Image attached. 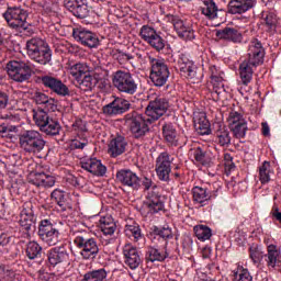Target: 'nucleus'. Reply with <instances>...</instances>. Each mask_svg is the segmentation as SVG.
<instances>
[{"label": "nucleus", "instance_id": "a18cd8bd", "mask_svg": "<svg viewBox=\"0 0 281 281\" xmlns=\"http://www.w3.org/2000/svg\"><path fill=\"white\" fill-rule=\"evenodd\" d=\"M261 19H262L265 25L268 27V30H270V31L276 30V27L278 25V16L274 13L262 12Z\"/></svg>", "mask_w": 281, "mask_h": 281}, {"label": "nucleus", "instance_id": "393cba45", "mask_svg": "<svg viewBox=\"0 0 281 281\" xmlns=\"http://www.w3.org/2000/svg\"><path fill=\"white\" fill-rule=\"evenodd\" d=\"M126 146H128L126 138L122 135H116L110 140L108 153L110 157H120V155L126 153Z\"/></svg>", "mask_w": 281, "mask_h": 281}, {"label": "nucleus", "instance_id": "4c0bfd02", "mask_svg": "<svg viewBox=\"0 0 281 281\" xmlns=\"http://www.w3.org/2000/svg\"><path fill=\"white\" fill-rule=\"evenodd\" d=\"M69 74L75 78V80H80V78L87 76L89 74V66L82 63L75 64L69 67Z\"/></svg>", "mask_w": 281, "mask_h": 281}, {"label": "nucleus", "instance_id": "20e7f679", "mask_svg": "<svg viewBox=\"0 0 281 281\" xmlns=\"http://www.w3.org/2000/svg\"><path fill=\"white\" fill-rule=\"evenodd\" d=\"M112 85L120 93H126V95H135L137 93V82L133 75L126 70L113 72Z\"/></svg>", "mask_w": 281, "mask_h": 281}, {"label": "nucleus", "instance_id": "49530a36", "mask_svg": "<svg viewBox=\"0 0 281 281\" xmlns=\"http://www.w3.org/2000/svg\"><path fill=\"white\" fill-rule=\"evenodd\" d=\"M194 234L199 240H210L212 238V229L204 225L195 226Z\"/></svg>", "mask_w": 281, "mask_h": 281}, {"label": "nucleus", "instance_id": "f3484780", "mask_svg": "<svg viewBox=\"0 0 281 281\" xmlns=\"http://www.w3.org/2000/svg\"><path fill=\"white\" fill-rule=\"evenodd\" d=\"M131 109V102L124 98H115L112 102L103 106L104 115H122V113H126Z\"/></svg>", "mask_w": 281, "mask_h": 281}, {"label": "nucleus", "instance_id": "f704fd0d", "mask_svg": "<svg viewBox=\"0 0 281 281\" xmlns=\"http://www.w3.org/2000/svg\"><path fill=\"white\" fill-rule=\"evenodd\" d=\"M162 136L171 146H177V128L172 123H165L162 125Z\"/></svg>", "mask_w": 281, "mask_h": 281}, {"label": "nucleus", "instance_id": "7c9ffc66", "mask_svg": "<svg viewBox=\"0 0 281 281\" xmlns=\"http://www.w3.org/2000/svg\"><path fill=\"white\" fill-rule=\"evenodd\" d=\"M218 38L224 41H231L232 43H240L243 41V34L234 27H225L216 32Z\"/></svg>", "mask_w": 281, "mask_h": 281}, {"label": "nucleus", "instance_id": "5701e85b", "mask_svg": "<svg viewBox=\"0 0 281 281\" xmlns=\"http://www.w3.org/2000/svg\"><path fill=\"white\" fill-rule=\"evenodd\" d=\"M123 255L125 258V265L130 269H137L142 265V257H139V250L131 244H126L123 247Z\"/></svg>", "mask_w": 281, "mask_h": 281}, {"label": "nucleus", "instance_id": "6ab92c4d", "mask_svg": "<svg viewBox=\"0 0 281 281\" xmlns=\"http://www.w3.org/2000/svg\"><path fill=\"white\" fill-rule=\"evenodd\" d=\"M171 23L180 38H183L184 41H194V30H192V26H190L188 22L172 15Z\"/></svg>", "mask_w": 281, "mask_h": 281}, {"label": "nucleus", "instance_id": "ea45409f", "mask_svg": "<svg viewBox=\"0 0 281 281\" xmlns=\"http://www.w3.org/2000/svg\"><path fill=\"white\" fill-rule=\"evenodd\" d=\"M41 254H43V247H41L38 243L30 241L26 245V256L30 260H36V258H41Z\"/></svg>", "mask_w": 281, "mask_h": 281}, {"label": "nucleus", "instance_id": "4468645a", "mask_svg": "<svg viewBox=\"0 0 281 281\" xmlns=\"http://www.w3.org/2000/svg\"><path fill=\"white\" fill-rule=\"evenodd\" d=\"M178 69L182 78L191 80L193 83L201 82L203 74L200 72L199 68L194 63L190 61L188 58H180L178 60Z\"/></svg>", "mask_w": 281, "mask_h": 281}, {"label": "nucleus", "instance_id": "b1692460", "mask_svg": "<svg viewBox=\"0 0 281 281\" xmlns=\"http://www.w3.org/2000/svg\"><path fill=\"white\" fill-rule=\"evenodd\" d=\"M81 168L94 175V177H104L106 175V166L102 165V161L98 160V158H89L81 161Z\"/></svg>", "mask_w": 281, "mask_h": 281}, {"label": "nucleus", "instance_id": "a878e982", "mask_svg": "<svg viewBox=\"0 0 281 281\" xmlns=\"http://www.w3.org/2000/svg\"><path fill=\"white\" fill-rule=\"evenodd\" d=\"M256 5V0H231L228 3L229 14H245Z\"/></svg>", "mask_w": 281, "mask_h": 281}, {"label": "nucleus", "instance_id": "6e6552de", "mask_svg": "<svg viewBox=\"0 0 281 281\" xmlns=\"http://www.w3.org/2000/svg\"><path fill=\"white\" fill-rule=\"evenodd\" d=\"M3 16L12 30H27L30 26V23H27L29 13L21 7L8 8Z\"/></svg>", "mask_w": 281, "mask_h": 281}, {"label": "nucleus", "instance_id": "052dcab7", "mask_svg": "<svg viewBox=\"0 0 281 281\" xmlns=\"http://www.w3.org/2000/svg\"><path fill=\"white\" fill-rule=\"evenodd\" d=\"M9 133H16V126L14 125H5V124H1L0 125V135H2V137H5Z\"/></svg>", "mask_w": 281, "mask_h": 281}, {"label": "nucleus", "instance_id": "603ef678", "mask_svg": "<svg viewBox=\"0 0 281 281\" xmlns=\"http://www.w3.org/2000/svg\"><path fill=\"white\" fill-rule=\"evenodd\" d=\"M252 277L249 273V270L238 267L236 271H234V281H251Z\"/></svg>", "mask_w": 281, "mask_h": 281}, {"label": "nucleus", "instance_id": "6e6d98bb", "mask_svg": "<svg viewBox=\"0 0 281 281\" xmlns=\"http://www.w3.org/2000/svg\"><path fill=\"white\" fill-rule=\"evenodd\" d=\"M155 236L162 238V240H170L172 238V229L170 227L154 228Z\"/></svg>", "mask_w": 281, "mask_h": 281}, {"label": "nucleus", "instance_id": "e2e57ef3", "mask_svg": "<svg viewBox=\"0 0 281 281\" xmlns=\"http://www.w3.org/2000/svg\"><path fill=\"white\" fill-rule=\"evenodd\" d=\"M1 120H9V122H21V116L19 114H1Z\"/></svg>", "mask_w": 281, "mask_h": 281}, {"label": "nucleus", "instance_id": "473e14b6", "mask_svg": "<svg viewBox=\"0 0 281 281\" xmlns=\"http://www.w3.org/2000/svg\"><path fill=\"white\" fill-rule=\"evenodd\" d=\"M67 260H69V254L65 248H53L48 254V262L53 267L60 265V262H67Z\"/></svg>", "mask_w": 281, "mask_h": 281}, {"label": "nucleus", "instance_id": "37998d69", "mask_svg": "<svg viewBox=\"0 0 281 281\" xmlns=\"http://www.w3.org/2000/svg\"><path fill=\"white\" fill-rule=\"evenodd\" d=\"M52 201H55L61 210H67V194H65V191L55 189L50 193Z\"/></svg>", "mask_w": 281, "mask_h": 281}, {"label": "nucleus", "instance_id": "1a4fd4ad", "mask_svg": "<svg viewBox=\"0 0 281 281\" xmlns=\"http://www.w3.org/2000/svg\"><path fill=\"white\" fill-rule=\"evenodd\" d=\"M9 78L15 82H25L32 78V65L25 61H10L7 65Z\"/></svg>", "mask_w": 281, "mask_h": 281}, {"label": "nucleus", "instance_id": "864d4df0", "mask_svg": "<svg viewBox=\"0 0 281 281\" xmlns=\"http://www.w3.org/2000/svg\"><path fill=\"white\" fill-rule=\"evenodd\" d=\"M148 45H150V47H153V49H156V52H161V49H164V47H166V42L164 41V38L161 36H159L158 33H156V35L150 38L147 42Z\"/></svg>", "mask_w": 281, "mask_h": 281}, {"label": "nucleus", "instance_id": "c756f323", "mask_svg": "<svg viewBox=\"0 0 281 281\" xmlns=\"http://www.w3.org/2000/svg\"><path fill=\"white\" fill-rule=\"evenodd\" d=\"M192 194L194 203H207L210 199H216V196H218V189L209 193L205 188L194 187L192 189Z\"/></svg>", "mask_w": 281, "mask_h": 281}, {"label": "nucleus", "instance_id": "9b49d317", "mask_svg": "<svg viewBox=\"0 0 281 281\" xmlns=\"http://www.w3.org/2000/svg\"><path fill=\"white\" fill-rule=\"evenodd\" d=\"M169 106L170 104L165 98H156L155 100L149 101L145 110V116L148 119L147 121L155 124L159 117L166 115Z\"/></svg>", "mask_w": 281, "mask_h": 281}, {"label": "nucleus", "instance_id": "13d9d810", "mask_svg": "<svg viewBox=\"0 0 281 281\" xmlns=\"http://www.w3.org/2000/svg\"><path fill=\"white\" fill-rule=\"evenodd\" d=\"M48 99L49 97L40 90H35L32 93V100H34V102L37 104L43 105L45 102H47Z\"/></svg>", "mask_w": 281, "mask_h": 281}, {"label": "nucleus", "instance_id": "0e129e2a", "mask_svg": "<svg viewBox=\"0 0 281 281\" xmlns=\"http://www.w3.org/2000/svg\"><path fill=\"white\" fill-rule=\"evenodd\" d=\"M261 131L265 137H269V135H271L269 124H267L266 122L261 123Z\"/></svg>", "mask_w": 281, "mask_h": 281}, {"label": "nucleus", "instance_id": "79ce46f5", "mask_svg": "<svg viewBox=\"0 0 281 281\" xmlns=\"http://www.w3.org/2000/svg\"><path fill=\"white\" fill-rule=\"evenodd\" d=\"M33 60L40 65H47L48 63H52V48H49V45L46 44Z\"/></svg>", "mask_w": 281, "mask_h": 281}, {"label": "nucleus", "instance_id": "ddd939ff", "mask_svg": "<svg viewBox=\"0 0 281 281\" xmlns=\"http://www.w3.org/2000/svg\"><path fill=\"white\" fill-rule=\"evenodd\" d=\"M32 202H25L20 213V226L30 236L36 232V215H34Z\"/></svg>", "mask_w": 281, "mask_h": 281}, {"label": "nucleus", "instance_id": "39448f33", "mask_svg": "<svg viewBox=\"0 0 281 281\" xmlns=\"http://www.w3.org/2000/svg\"><path fill=\"white\" fill-rule=\"evenodd\" d=\"M125 121L128 123L132 135L139 139L144 137L148 131H150V124L153 121H148V116L132 112L125 115Z\"/></svg>", "mask_w": 281, "mask_h": 281}, {"label": "nucleus", "instance_id": "c9c22d12", "mask_svg": "<svg viewBox=\"0 0 281 281\" xmlns=\"http://www.w3.org/2000/svg\"><path fill=\"white\" fill-rule=\"evenodd\" d=\"M116 227L117 226L115 225L113 217L105 216L100 218V228L104 236H113V234H115Z\"/></svg>", "mask_w": 281, "mask_h": 281}, {"label": "nucleus", "instance_id": "8fccbe9b", "mask_svg": "<svg viewBox=\"0 0 281 281\" xmlns=\"http://www.w3.org/2000/svg\"><path fill=\"white\" fill-rule=\"evenodd\" d=\"M250 251V258L255 265H260L262 262V258H265V251H262V248L260 246L252 245L249 248Z\"/></svg>", "mask_w": 281, "mask_h": 281}, {"label": "nucleus", "instance_id": "72a5a7b5", "mask_svg": "<svg viewBox=\"0 0 281 281\" xmlns=\"http://www.w3.org/2000/svg\"><path fill=\"white\" fill-rule=\"evenodd\" d=\"M77 85L81 91H93V89H95V85H98V79L88 72L77 80Z\"/></svg>", "mask_w": 281, "mask_h": 281}, {"label": "nucleus", "instance_id": "774afa93", "mask_svg": "<svg viewBox=\"0 0 281 281\" xmlns=\"http://www.w3.org/2000/svg\"><path fill=\"white\" fill-rule=\"evenodd\" d=\"M9 240L8 237H5V234L0 235V247H5L8 245Z\"/></svg>", "mask_w": 281, "mask_h": 281}, {"label": "nucleus", "instance_id": "f03ea898", "mask_svg": "<svg viewBox=\"0 0 281 281\" xmlns=\"http://www.w3.org/2000/svg\"><path fill=\"white\" fill-rule=\"evenodd\" d=\"M19 144L24 153L29 155H42L47 148V140L43 137L41 132L35 130H27L19 135Z\"/></svg>", "mask_w": 281, "mask_h": 281}, {"label": "nucleus", "instance_id": "c85d7f7f", "mask_svg": "<svg viewBox=\"0 0 281 281\" xmlns=\"http://www.w3.org/2000/svg\"><path fill=\"white\" fill-rule=\"evenodd\" d=\"M200 12L206 19L214 21V19L218 18V5L214 0H202L200 4Z\"/></svg>", "mask_w": 281, "mask_h": 281}, {"label": "nucleus", "instance_id": "412c9836", "mask_svg": "<svg viewBox=\"0 0 281 281\" xmlns=\"http://www.w3.org/2000/svg\"><path fill=\"white\" fill-rule=\"evenodd\" d=\"M29 183H33L37 188H54L56 178L45 172L32 171L29 175Z\"/></svg>", "mask_w": 281, "mask_h": 281}, {"label": "nucleus", "instance_id": "0eeeda50", "mask_svg": "<svg viewBox=\"0 0 281 281\" xmlns=\"http://www.w3.org/2000/svg\"><path fill=\"white\" fill-rule=\"evenodd\" d=\"M149 64L151 67L150 71V80L155 87H164L168 82V78H170V69L168 68V64L164 59H157L154 57H149Z\"/></svg>", "mask_w": 281, "mask_h": 281}, {"label": "nucleus", "instance_id": "4d7b16f0", "mask_svg": "<svg viewBox=\"0 0 281 281\" xmlns=\"http://www.w3.org/2000/svg\"><path fill=\"white\" fill-rule=\"evenodd\" d=\"M42 106L44 108H40L37 111H43L44 113H54L58 109L56 100L52 98H48Z\"/></svg>", "mask_w": 281, "mask_h": 281}, {"label": "nucleus", "instance_id": "e433bc0d", "mask_svg": "<svg viewBox=\"0 0 281 281\" xmlns=\"http://www.w3.org/2000/svg\"><path fill=\"white\" fill-rule=\"evenodd\" d=\"M108 276L106 269L101 268L86 272L81 281H105Z\"/></svg>", "mask_w": 281, "mask_h": 281}, {"label": "nucleus", "instance_id": "cd10ccee", "mask_svg": "<svg viewBox=\"0 0 281 281\" xmlns=\"http://www.w3.org/2000/svg\"><path fill=\"white\" fill-rule=\"evenodd\" d=\"M194 130L199 135H210V121H207V116L205 113L199 112L193 117Z\"/></svg>", "mask_w": 281, "mask_h": 281}, {"label": "nucleus", "instance_id": "c03bdc74", "mask_svg": "<svg viewBox=\"0 0 281 281\" xmlns=\"http://www.w3.org/2000/svg\"><path fill=\"white\" fill-rule=\"evenodd\" d=\"M125 236L134 238L135 241L139 240V238H142V228H139V224L135 222L133 224H127L125 226Z\"/></svg>", "mask_w": 281, "mask_h": 281}, {"label": "nucleus", "instance_id": "58836bf2", "mask_svg": "<svg viewBox=\"0 0 281 281\" xmlns=\"http://www.w3.org/2000/svg\"><path fill=\"white\" fill-rule=\"evenodd\" d=\"M215 137L220 146H228L229 144H232V136H229V130L226 128L225 126L220 127L215 132Z\"/></svg>", "mask_w": 281, "mask_h": 281}, {"label": "nucleus", "instance_id": "bf43d9fd", "mask_svg": "<svg viewBox=\"0 0 281 281\" xmlns=\"http://www.w3.org/2000/svg\"><path fill=\"white\" fill-rule=\"evenodd\" d=\"M10 103V95L8 92L0 90V111H3V109H8V104Z\"/></svg>", "mask_w": 281, "mask_h": 281}, {"label": "nucleus", "instance_id": "a211bd4d", "mask_svg": "<svg viewBox=\"0 0 281 281\" xmlns=\"http://www.w3.org/2000/svg\"><path fill=\"white\" fill-rule=\"evenodd\" d=\"M74 38L76 41H79L81 45H86V47H98L100 45V40L98 38V35L91 31H87L83 29H76L72 32Z\"/></svg>", "mask_w": 281, "mask_h": 281}, {"label": "nucleus", "instance_id": "423d86ee", "mask_svg": "<svg viewBox=\"0 0 281 281\" xmlns=\"http://www.w3.org/2000/svg\"><path fill=\"white\" fill-rule=\"evenodd\" d=\"M33 120L41 133L45 135H58L60 133V123L58 120L53 119L43 110L33 111Z\"/></svg>", "mask_w": 281, "mask_h": 281}, {"label": "nucleus", "instance_id": "aec40b11", "mask_svg": "<svg viewBox=\"0 0 281 281\" xmlns=\"http://www.w3.org/2000/svg\"><path fill=\"white\" fill-rule=\"evenodd\" d=\"M64 5L77 19H87L89 16V5L86 0H65Z\"/></svg>", "mask_w": 281, "mask_h": 281}, {"label": "nucleus", "instance_id": "f257e3e1", "mask_svg": "<svg viewBox=\"0 0 281 281\" xmlns=\"http://www.w3.org/2000/svg\"><path fill=\"white\" fill-rule=\"evenodd\" d=\"M262 63H265V48L262 47V43L258 40H254L248 49V57L239 65L241 85L247 87V85L251 82L254 78V69L260 67Z\"/></svg>", "mask_w": 281, "mask_h": 281}, {"label": "nucleus", "instance_id": "2f4dec72", "mask_svg": "<svg viewBox=\"0 0 281 281\" xmlns=\"http://www.w3.org/2000/svg\"><path fill=\"white\" fill-rule=\"evenodd\" d=\"M47 45V43H45V41L41 40V38H31L30 41L26 42V52H27V56H30V58L32 60L35 59V57L38 56L40 52Z\"/></svg>", "mask_w": 281, "mask_h": 281}, {"label": "nucleus", "instance_id": "09e8293b", "mask_svg": "<svg viewBox=\"0 0 281 281\" xmlns=\"http://www.w3.org/2000/svg\"><path fill=\"white\" fill-rule=\"evenodd\" d=\"M270 168L271 164L269 161H263L262 166L259 167V181L261 183H269L271 181Z\"/></svg>", "mask_w": 281, "mask_h": 281}, {"label": "nucleus", "instance_id": "7ed1b4c3", "mask_svg": "<svg viewBox=\"0 0 281 281\" xmlns=\"http://www.w3.org/2000/svg\"><path fill=\"white\" fill-rule=\"evenodd\" d=\"M74 245L80 249V256L83 260H95L100 254L98 240L90 237L87 231H74Z\"/></svg>", "mask_w": 281, "mask_h": 281}, {"label": "nucleus", "instance_id": "2eb2a0df", "mask_svg": "<svg viewBox=\"0 0 281 281\" xmlns=\"http://www.w3.org/2000/svg\"><path fill=\"white\" fill-rule=\"evenodd\" d=\"M40 82L41 85H43V87H45V89H49L50 91H53V93L61 95V98L69 95V88L67 87V85H65L63 80L54 76H42L40 78Z\"/></svg>", "mask_w": 281, "mask_h": 281}, {"label": "nucleus", "instance_id": "680f3d73", "mask_svg": "<svg viewBox=\"0 0 281 281\" xmlns=\"http://www.w3.org/2000/svg\"><path fill=\"white\" fill-rule=\"evenodd\" d=\"M133 58H134L133 55L126 54L122 50H120L116 55V59L121 65H124V63H128V60H133Z\"/></svg>", "mask_w": 281, "mask_h": 281}, {"label": "nucleus", "instance_id": "a19ab883", "mask_svg": "<svg viewBox=\"0 0 281 281\" xmlns=\"http://www.w3.org/2000/svg\"><path fill=\"white\" fill-rule=\"evenodd\" d=\"M268 267H276L277 265H280V251H278V248L276 245H269L268 246Z\"/></svg>", "mask_w": 281, "mask_h": 281}, {"label": "nucleus", "instance_id": "f8f14e48", "mask_svg": "<svg viewBox=\"0 0 281 281\" xmlns=\"http://www.w3.org/2000/svg\"><path fill=\"white\" fill-rule=\"evenodd\" d=\"M172 157L168 151H162L156 159V173L160 181H169L170 172H172Z\"/></svg>", "mask_w": 281, "mask_h": 281}, {"label": "nucleus", "instance_id": "69168bd1", "mask_svg": "<svg viewBox=\"0 0 281 281\" xmlns=\"http://www.w3.org/2000/svg\"><path fill=\"white\" fill-rule=\"evenodd\" d=\"M143 186H144L145 190H150V188L153 187V180L145 177L143 179Z\"/></svg>", "mask_w": 281, "mask_h": 281}, {"label": "nucleus", "instance_id": "4be33fe9", "mask_svg": "<svg viewBox=\"0 0 281 281\" xmlns=\"http://www.w3.org/2000/svg\"><path fill=\"white\" fill-rule=\"evenodd\" d=\"M116 179L122 186H127V188H132L133 190H139L140 188L139 177L128 169L117 171Z\"/></svg>", "mask_w": 281, "mask_h": 281}, {"label": "nucleus", "instance_id": "3c124183", "mask_svg": "<svg viewBox=\"0 0 281 281\" xmlns=\"http://www.w3.org/2000/svg\"><path fill=\"white\" fill-rule=\"evenodd\" d=\"M193 157L195 161H198V164H201L202 166L210 165V156H207V151L202 150L201 147L194 149Z\"/></svg>", "mask_w": 281, "mask_h": 281}, {"label": "nucleus", "instance_id": "dca6fc26", "mask_svg": "<svg viewBox=\"0 0 281 281\" xmlns=\"http://www.w3.org/2000/svg\"><path fill=\"white\" fill-rule=\"evenodd\" d=\"M228 124L236 139H243L247 135V121L238 112H231L228 116Z\"/></svg>", "mask_w": 281, "mask_h": 281}, {"label": "nucleus", "instance_id": "9d476101", "mask_svg": "<svg viewBox=\"0 0 281 281\" xmlns=\"http://www.w3.org/2000/svg\"><path fill=\"white\" fill-rule=\"evenodd\" d=\"M38 236L43 243L49 245V247H54V245H58L60 243V232L49 220H42L38 226Z\"/></svg>", "mask_w": 281, "mask_h": 281}, {"label": "nucleus", "instance_id": "bb28decb", "mask_svg": "<svg viewBox=\"0 0 281 281\" xmlns=\"http://www.w3.org/2000/svg\"><path fill=\"white\" fill-rule=\"evenodd\" d=\"M146 205L151 214H157L164 210V202L161 201V195L155 189L148 192Z\"/></svg>", "mask_w": 281, "mask_h": 281}, {"label": "nucleus", "instance_id": "338daca9", "mask_svg": "<svg viewBox=\"0 0 281 281\" xmlns=\"http://www.w3.org/2000/svg\"><path fill=\"white\" fill-rule=\"evenodd\" d=\"M72 146L79 150H82V148H85V146H87V142H79V140H75L72 143Z\"/></svg>", "mask_w": 281, "mask_h": 281}, {"label": "nucleus", "instance_id": "de8ad7c7", "mask_svg": "<svg viewBox=\"0 0 281 281\" xmlns=\"http://www.w3.org/2000/svg\"><path fill=\"white\" fill-rule=\"evenodd\" d=\"M166 258H167L166 252H161L157 248L150 247L147 251V260H149V262H157V261L161 262L166 260Z\"/></svg>", "mask_w": 281, "mask_h": 281}, {"label": "nucleus", "instance_id": "5fc2aeb1", "mask_svg": "<svg viewBox=\"0 0 281 281\" xmlns=\"http://www.w3.org/2000/svg\"><path fill=\"white\" fill-rule=\"evenodd\" d=\"M157 31L153 29V26L143 25L139 32V36L145 43H148L155 35Z\"/></svg>", "mask_w": 281, "mask_h": 281}]
</instances>
